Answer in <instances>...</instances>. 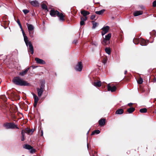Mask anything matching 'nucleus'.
<instances>
[{
	"label": "nucleus",
	"mask_w": 156,
	"mask_h": 156,
	"mask_svg": "<svg viewBox=\"0 0 156 156\" xmlns=\"http://www.w3.org/2000/svg\"><path fill=\"white\" fill-rule=\"evenodd\" d=\"M12 82L16 85L20 86H28L30 83L24 81L19 76L15 77L12 80Z\"/></svg>",
	"instance_id": "nucleus-1"
},
{
	"label": "nucleus",
	"mask_w": 156,
	"mask_h": 156,
	"mask_svg": "<svg viewBox=\"0 0 156 156\" xmlns=\"http://www.w3.org/2000/svg\"><path fill=\"white\" fill-rule=\"evenodd\" d=\"M24 37V40L26 46L28 48V50L31 52V53L33 54L34 52L33 47L30 41H29L27 36L26 35L24 31L22 33Z\"/></svg>",
	"instance_id": "nucleus-2"
},
{
	"label": "nucleus",
	"mask_w": 156,
	"mask_h": 156,
	"mask_svg": "<svg viewBox=\"0 0 156 156\" xmlns=\"http://www.w3.org/2000/svg\"><path fill=\"white\" fill-rule=\"evenodd\" d=\"M4 126L7 129H13L15 128L17 129H19V128L16 125H15V124L13 123H7L5 124H4Z\"/></svg>",
	"instance_id": "nucleus-3"
},
{
	"label": "nucleus",
	"mask_w": 156,
	"mask_h": 156,
	"mask_svg": "<svg viewBox=\"0 0 156 156\" xmlns=\"http://www.w3.org/2000/svg\"><path fill=\"white\" fill-rule=\"evenodd\" d=\"M83 65L81 62H78L76 66L74 68L76 70L79 72L82 71L83 68Z\"/></svg>",
	"instance_id": "nucleus-4"
},
{
	"label": "nucleus",
	"mask_w": 156,
	"mask_h": 156,
	"mask_svg": "<svg viewBox=\"0 0 156 156\" xmlns=\"http://www.w3.org/2000/svg\"><path fill=\"white\" fill-rule=\"evenodd\" d=\"M23 147L27 149L30 150V152L31 153H34L35 152V149L33 148V147L27 144H24L23 146Z\"/></svg>",
	"instance_id": "nucleus-5"
},
{
	"label": "nucleus",
	"mask_w": 156,
	"mask_h": 156,
	"mask_svg": "<svg viewBox=\"0 0 156 156\" xmlns=\"http://www.w3.org/2000/svg\"><path fill=\"white\" fill-rule=\"evenodd\" d=\"M109 27L108 26H106L105 27H103L101 29L102 30V31L101 33L102 35L103 36L107 33L108 31Z\"/></svg>",
	"instance_id": "nucleus-6"
},
{
	"label": "nucleus",
	"mask_w": 156,
	"mask_h": 156,
	"mask_svg": "<svg viewBox=\"0 0 156 156\" xmlns=\"http://www.w3.org/2000/svg\"><path fill=\"white\" fill-rule=\"evenodd\" d=\"M37 92L38 95L39 97H40L41 96L43 92L44 91L43 89V86L42 85V86L40 88H37Z\"/></svg>",
	"instance_id": "nucleus-7"
},
{
	"label": "nucleus",
	"mask_w": 156,
	"mask_h": 156,
	"mask_svg": "<svg viewBox=\"0 0 156 156\" xmlns=\"http://www.w3.org/2000/svg\"><path fill=\"white\" fill-rule=\"evenodd\" d=\"M58 13V11L57 10L55 11L53 9H51L50 12V14L52 16L55 17Z\"/></svg>",
	"instance_id": "nucleus-8"
},
{
	"label": "nucleus",
	"mask_w": 156,
	"mask_h": 156,
	"mask_svg": "<svg viewBox=\"0 0 156 156\" xmlns=\"http://www.w3.org/2000/svg\"><path fill=\"white\" fill-rule=\"evenodd\" d=\"M116 89V87L114 86L112 87L109 84H108V91H111L112 92L115 91Z\"/></svg>",
	"instance_id": "nucleus-9"
},
{
	"label": "nucleus",
	"mask_w": 156,
	"mask_h": 156,
	"mask_svg": "<svg viewBox=\"0 0 156 156\" xmlns=\"http://www.w3.org/2000/svg\"><path fill=\"white\" fill-rule=\"evenodd\" d=\"M35 59L37 63L43 64H45V62L42 59H41L37 58H35Z\"/></svg>",
	"instance_id": "nucleus-10"
},
{
	"label": "nucleus",
	"mask_w": 156,
	"mask_h": 156,
	"mask_svg": "<svg viewBox=\"0 0 156 156\" xmlns=\"http://www.w3.org/2000/svg\"><path fill=\"white\" fill-rule=\"evenodd\" d=\"M106 120L105 119H101L99 121V125L101 126H104Z\"/></svg>",
	"instance_id": "nucleus-11"
},
{
	"label": "nucleus",
	"mask_w": 156,
	"mask_h": 156,
	"mask_svg": "<svg viewBox=\"0 0 156 156\" xmlns=\"http://www.w3.org/2000/svg\"><path fill=\"white\" fill-rule=\"evenodd\" d=\"M80 13L84 17V18L87 17V16L90 13L89 12L85 10L81 11Z\"/></svg>",
	"instance_id": "nucleus-12"
},
{
	"label": "nucleus",
	"mask_w": 156,
	"mask_h": 156,
	"mask_svg": "<svg viewBox=\"0 0 156 156\" xmlns=\"http://www.w3.org/2000/svg\"><path fill=\"white\" fill-rule=\"evenodd\" d=\"M26 25L27 26L28 31H33L34 29V27L32 24L27 23Z\"/></svg>",
	"instance_id": "nucleus-13"
},
{
	"label": "nucleus",
	"mask_w": 156,
	"mask_h": 156,
	"mask_svg": "<svg viewBox=\"0 0 156 156\" xmlns=\"http://www.w3.org/2000/svg\"><path fill=\"white\" fill-rule=\"evenodd\" d=\"M30 67L27 68L26 70L20 72L19 73V75L21 76H23L25 75L28 72L30 69Z\"/></svg>",
	"instance_id": "nucleus-14"
},
{
	"label": "nucleus",
	"mask_w": 156,
	"mask_h": 156,
	"mask_svg": "<svg viewBox=\"0 0 156 156\" xmlns=\"http://www.w3.org/2000/svg\"><path fill=\"white\" fill-rule=\"evenodd\" d=\"M143 13V12L141 11H135L133 13V15L134 16H136L140 15H142Z\"/></svg>",
	"instance_id": "nucleus-15"
},
{
	"label": "nucleus",
	"mask_w": 156,
	"mask_h": 156,
	"mask_svg": "<svg viewBox=\"0 0 156 156\" xmlns=\"http://www.w3.org/2000/svg\"><path fill=\"white\" fill-rule=\"evenodd\" d=\"M87 17L83 18L81 17V21L80 22V25L81 26L84 25L85 24L84 22L87 19Z\"/></svg>",
	"instance_id": "nucleus-16"
},
{
	"label": "nucleus",
	"mask_w": 156,
	"mask_h": 156,
	"mask_svg": "<svg viewBox=\"0 0 156 156\" xmlns=\"http://www.w3.org/2000/svg\"><path fill=\"white\" fill-rule=\"evenodd\" d=\"M57 16L59 18V20H60L63 21L64 20V15H63V14L62 13H60L59 12V13L58 14Z\"/></svg>",
	"instance_id": "nucleus-17"
},
{
	"label": "nucleus",
	"mask_w": 156,
	"mask_h": 156,
	"mask_svg": "<svg viewBox=\"0 0 156 156\" xmlns=\"http://www.w3.org/2000/svg\"><path fill=\"white\" fill-rule=\"evenodd\" d=\"M140 42L141 45L142 46H146L147 45V41L143 39L140 40Z\"/></svg>",
	"instance_id": "nucleus-18"
},
{
	"label": "nucleus",
	"mask_w": 156,
	"mask_h": 156,
	"mask_svg": "<svg viewBox=\"0 0 156 156\" xmlns=\"http://www.w3.org/2000/svg\"><path fill=\"white\" fill-rule=\"evenodd\" d=\"M30 4L34 6H39V3L38 2L36 1H32L30 2Z\"/></svg>",
	"instance_id": "nucleus-19"
},
{
	"label": "nucleus",
	"mask_w": 156,
	"mask_h": 156,
	"mask_svg": "<svg viewBox=\"0 0 156 156\" xmlns=\"http://www.w3.org/2000/svg\"><path fill=\"white\" fill-rule=\"evenodd\" d=\"M93 84L96 87H100L101 85V83L100 81L94 82L93 83Z\"/></svg>",
	"instance_id": "nucleus-20"
},
{
	"label": "nucleus",
	"mask_w": 156,
	"mask_h": 156,
	"mask_svg": "<svg viewBox=\"0 0 156 156\" xmlns=\"http://www.w3.org/2000/svg\"><path fill=\"white\" fill-rule=\"evenodd\" d=\"M32 94L33 96V97L34 99V102L36 103H37L38 101L39 100V99H38V97L34 93H32Z\"/></svg>",
	"instance_id": "nucleus-21"
},
{
	"label": "nucleus",
	"mask_w": 156,
	"mask_h": 156,
	"mask_svg": "<svg viewBox=\"0 0 156 156\" xmlns=\"http://www.w3.org/2000/svg\"><path fill=\"white\" fill-rule=\"evenodd\" d=\"M110 43L109 40H107L106 39H104L103 41L102 42V43L104 45H106Z\"/></svg>",
	"instance_id": "nucleus-22"
},
{
	"label": "nucleus",
	"mask_w": 156,
	"mask_h": 156,
	"mask_svg": "<svg viewBox=\"0 0 156 156\" xmlns=\"http://www.w3.org/2000/svg\"><path fill=\"white\" fill-rule=\"evenodd\" d=\"M123 112V110L122 109H119L117 110L115 114H122Z\"/></svg>",
	"instance_id": "nucleus-23"
},
{
	"label": "nucleus",
	"mask_w": 156,
	"mask_h": 156,
	"mask_svg": "<svg viewBox=\"0 0 156 156\" xmlns=\"http://www.w3.org/2000/svg\"><path fill=\"white\" fill-rule=\"evenodd\" d=\"M135 109L134 108L131 107L127 109V111L129 113H131L133 112L135 110Z\"/></svg>",
	"instance_id": "nucleus-24"
},
{
	"label": "nucleus",
	"mask_w": 156,
	"mask_h": 156,
	"mask_svg": "<svg viewBox=\"0 0 156 156\" xmlns=\"http://www.w3.org/2000/svg\"><path fill=\"white\" fill-rule=\"evenodd\" d=\"M34 129H27L26 130V132L28 134H32L34 132Z\"/></svg>",
	"instance_id": "nucleus-25"
},
{
	"label": "nucleus",
	"mask_w": 156,
	"mask_h": 156,
	"mask_svg": "<svg viewBox=\"0 0 156 156\" xmlns=\"http://www.w3.org/2000/svg\"><path fill=\"white\" fill-rule=\"evenodd\" d=\"M41 8L43 9L46 10L47 11H48V7L46 5L43 4L41 5Z\"/></svg>",
	"instance_id": "nucleus-26"
},
{
	"label": "nucleus",
	"mask_w": 156,
	"mask_h": 156,
	"mask_svg": "<svg viewBox=\"0 0 156 156\" xmlns=\"http://www.w3.org/2000/svg\"><path fill=\"white\" fill-rule=\"evenodd\" d=\"M105 11V9H102L100 11H97L95 12V13L97 14L100 15L102 14V13H103Z\"/></svg>",
	"instance_id": "nucleus-27"
},
{
	"label": "nucleus",
	"mask_w": 156,
	"mask_h": 156,
	"mask_svg": "<svg viewBox=\"0 0 156 156\" xmlns=\"http://www.w3.org/2000/svg\"><path fill=\"white\" fill-rule=\"evenodd\" d=\"M100 132L99 130H96L93 131L91 134V135H93L95 134H98L100 133Z\"/></svg>",
	"instance_id": "nucleus-28"
},
{
	"label": "nucleus",
	"mask_w": 156,
	"mask_h": 156,
	"mask_svg": "<svg viewBox=\"0 0 156 156\" xmlns=\"http://www.w3.org/2000/svg\"><path fill=\"white\" fill-rule=\"evenodd\" d=\"M140 41V40L137 38H135L133 39V42L135 44H138Z\"/></svg>",
	"instance_id": "nucleus-29"
},
{
	"label": "nucleus",
	"mask_w": 156,
	"mask_h": 156,
	"mask_svg": "<svg viewBox=\"0 0 156 156\" xmlns=\"http://www.w3.org/2000/svg\"><path fill=\"white\" fill-rule=\"evenodd\" d=\"M105 51L107 54H108V55L110 54L111 50L110 48H106L105 49Z\"/></svg>",
	"instance_id": "nucleus-30"
},
{
	"label": "nucleus",
	"mask_w": 156,
	"mask_h": 156,
	"mask_svg": "<svg viewBox=\"0 0 156 156\" xmlns=\"http://www.w3.org/2000/svg\"><path fill=\"white\" fill-rule=\"evenodd\" d=\"M111 37V34L109 33V34H108L107 35H106L105 36V38L104 39H106L107 40L109 41Z\"/></svg>",
	"instance_id": "nucleus-31"
},
{
	"label": "nucleus",
	"mask_w": 156,
	"mask_h": 156,
	"mask_svg": "<svg viewBox=\"0 0 156 156\" xmlns=\"http://www.w3.org/2000/svg\"><path fill=\"white\" fill-rule=\"evenodd\" d=\"M147 108H144L142 109H140V112L141 113H145L147 112Z\"/></svg>",
	"instance_id": "nucleus-32"
},
{
	"label": "nucleus",
	"mask_w": 156,
	"mask_h": 156,
	"mask_svg": "<svg viewBox=\"0 0 156 156\" xmlns=\"http://www.w3.org/2000/svg\"><path fill=\"white\" fill-rule=\"evenodd\" d=\"M93 22V26H92V28L93 29H94L97 27V26L98 25V23L96 22Z\"/></svg>",
	"instance_id": "nucleus-33"
},
{
	"label": "nucleus",
	"mask_w": 156,
	"mask_h": 156,
	"mask_svg": "<svg viewBox=\"0 0 156 156\" xmlns=\"http://www.w3.org/2000/svg\"><path fill=\"white\" fill-rule=\"evenodd\" d=\"M33 31H28L30 36L31 37H33L34 36V32Z\"/></svg>",
	"instance_id": "nucleus-34"
},
{
	"label": "nucleus",
	"mask_w": 156,
	"mask_h": 156,
	"mask_svg": "<svg viewBox=\"0 0 156 156\" xmlns=\"http://www.w3.org/2000/svg\"><path fill=\"white\" fill-rule=\"evenodd\" d=\"M137 82L139 84H142L143 82V79L141 78H140L138 79Z\"/></svg>",
	"instance_id": "nucleus-35"
},
{
	"label": "nucleus",
	"mask_w": 156,
	"mask_h": 156,
	"mask_svg": "<svg viewBox=\"0 0 156 156\" xmlns=\"http://www.w3.org/2000/svg\"><path fill=\"white\" fill-rule=\"evenodd\" d=\"M107 61V58H104L103 59V60L102 61V62L105 64L106 63Z\"/></svg>",
	"instance_id": "nucleus-36"
},
{
	"label": "nucleus",
	"mask_w": 156,
	"mask_h": 156,
	"mask_svg": "<svg viewBox=\"0 0 156 156\" xmlns=\"http://www.w3.org/2000/svg\"><path fill=\"white\" fill-rule=\"evenodd\" d=\"M23 11L25 14H26L29 12V11L27 9H23Z\"/></svg>",
	"instance_id": "nucleus-37"
},
{
	"label": "nucleus",
	"mask_w": 156,
	"mask_h": 156,
	"mask_svg": "<svg viewBox=\"0 0 156 156\" xmlns=\"http://www.w3.org/2000/svg\"><path fill=\"white\" fill-rule=\"evenodd\" d=\"M153 6L154 7H156V1H154L153 2Z\"/></svg>",
	"instance_id": "nucleus-38"
},
{
	"label": "nucleus",
	"mask_w": 156,
	"mask_h": 156,
	"mask_svg": "<svg viewBox=\"0 0 156 156\" xmlns=\"http://www.w3.org/2000/svg\"><path fill=\"white\" fill-rule=\"evenodd\" d=\"M95 17V15H93L91 16L90 18L91 20H94Z\"/></svg>",
	"instance_id": "nucleus-39"
},
{
	"label": "nucleus",
	"mask_w": 156,
	"mask_h": 156,
	"mask_svg": "<svg viewBox=\"0 0 156 156\" xmlns=\"http://www.w3.org/2000/svg\"><path fill=\"white\" fill-rule=\"evenodd\" d=\"M92 44L94 45L95 46H96L98 45V44L97 42H94Z\"/></svg>",
	"instance_id": "nucleus-40"
},
{
	"label": "nucleus",
	"mask_w": 156,
	"mask_h": 156,
	"mask_svg": "<svg viewBox=\"0 0 156 156\" xmlns=\"http://www.w3.org/2000/svg\"><path fill=\"white\" fill-rule=\"evenodd\" d=\"M25 133V132L23 130H22L21 132V134L22 136H24Z\"/></svg>",
	"instance_id": "nucleus-41"
},
{
	"label": "nucleus",
	"mask_w": 156,
	"mask_h": 156,
	"mask_svg": "<svg viewBox=\"0 0 156 156\" xmlns=\"http://www.w3.org/2000/svg\"><path fill=\"white\" fill-rule=\"evenodd\" d=\"M40 134H41V136H43V131L42 130H41V131L40 132Z\"/></svg>",
	"instance_id": "nucleus-42"
},
{
	"label": "nucleus",
	"mask_w": 156,
	"mask_h": 156,
	"mask_svg": "<svg viewBox=\"0 0 156 156\" xmlns=\"http://www.w3.org/2000/svg\"><path fill=\"white\" fill-rule=\"evenodd\" d=\"M37 103H36L34 102V107H36L37 104Z\"/></svg>",
	"instance_id": "nucleus-43"
},
{
	"label": "nucleus",
	"mask_w": 156,
	"mask_h": 156,
	"mask_svg": "<svg viewBox=\"0 0 156 156\" xmlns=\"http://www.w3.org/2000/svg\"><path fill=\"white\" fill-rule=\"evenodd\" d=\"M24 140V136H22L21 138V140L23 141Z\"/></svg>",
	"instance_id": "nucleus-44"
},
{
	"label": "nucleus",
	"mask_w": 156,
	"mask_h": 156,
	"mask_svg": "<svg viewBox=\"0 0 156 156\" xmlns=\"http://www.w3.org/2000/svg\"><path fill=\"white\" fill-rule=\"evenodd\" d=\"M133 104V103H129L128 104V105H129V106H132V105Z\"/></svg>",
	"instance_id": "nucleus-45"
},
{
	"label": "nucleus",
	"mask_w": 156,
	"mask_h": 156,
	"mask_svg": "<svg viewBox=\"0 0 156 156\" xmlns=\"http://www.w3.org/2000/svg\"><path fill=\"white\" fill-rule=\"evenodd\" d=\"M17 22L18 24H19L20 23V22L19 20H17Z\"/></svg>",
	"instance_id": "nucleus-46"
},
{
	"label": "nucleus",
	"mask_w": 156,
	"mask_h": 156,
	"mask_svg": "<svg viewBox=\"0 0 156 156\" xmlns=\"http://www.w3.org/2000/svg\"><path fill=\"white\" fill-rule=\"evenodd\" d=\"M32 67L33 69H34L37 67V66H32Z\"/></svg>",
	"instance_id": "nucleus-47"
},
{
	"label": "nucleus",
	"mask_w": 156,
	"mask_h": 156,
	"mask_svg": "<svg viewBox=\"0 0 156 156\" xmlns=\"http://www.w3.org/2000/svg\"><path fill=\"white\" fill-rule=\"evenodd\" d=\"M18 25L20 27H21L22 26L20 23L19 24H18Z\"/></svg>",
	"instance_id": "nucleus-48"
},
{
	"label": "nucleus",
	"mask_w": 156,
	"mask_h": 156,
	"mask_svg": "<svg viewBox=\"0 0 156 156\" xmlns=\"http://www.w3.org/2000/svg\"><path fill=\"white\" fill-rule=\"evenodd\" d=\"M127 72V71L126 70L125 71V74H126Z\"/></svg>",
	"instance_id": "nucleus-49"
},
{
	"label": "nucleus",
	"mask_w": 156,
	"mask_h": 156,
	"mask_svg": "<svg viewBox=\"0 0 156 156\" xmlns=\"http://www.w3.org/2000/svg\"><path fill=\"white\" fill-rule=\"evenodd\" d=\"M21 31H22V33H23V31H24L23 28H22V29H21Z\"/></svg>",
	"instance_id": "nucleus-50"
},
{
	"label": "nucleus",
	"mask_w": 156,
	"mask_h": 156,
	"mask_svg": "<svg viewBox=\"0 0 156 156\" xmlns=\"http://www.w3.org/2000/svg\"><path fill=\"white\" fill-rule=\"evenodd\" d=\"M21 31H22V33H23V31H24L23 28H22V29H21Z\"/></svg>",
	"instance_id": "nucleus-51"
},
{
	"label": "nucleus",
	"mask_w": 156,
	"mask_h": 156,
	"mask_svg": "<svg viewBox=\"0 0 156 156\" xmlns=\"http://www.w3.org/2000/svg\"><path fill=\"white\" fill-rule=\"evenodd\" d=\"M20 27V28H21V29H22V26L21 27Z\"/></svg>",
	"instance_id": "nucleus-52"
},
{
	"label": "nucleus",
	"mask_w": 156,
	"mask_h": 156,
	"mask_svg": "<svg viewBox=\"0 0 156 156\" xmlns=\"http://www.w3.org/2000/svg\"><path fill=\"white\" fill-rule=\"evenodd\" d=\"M73 42L74 43H76V42H74V41Z\"/></svg>",
	"instance_id": "nucleus-53"
},
{
	"label": "nucleus",
	"mask_w": 156,
	"mask_h": 156,
	"mask_svg": "<svg viewBox=\"0 0 156 156\" xmlns=\"http://www.w3.org/2000/svg\"><path fill=\"white\" fill-rule=\"evenodd\" d=\"M88 133H89V131L88 132L87 134Z\"/></svg>",
	"instance_id": "nucleus-54"
}]
</instances>
